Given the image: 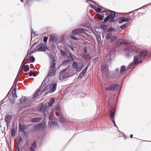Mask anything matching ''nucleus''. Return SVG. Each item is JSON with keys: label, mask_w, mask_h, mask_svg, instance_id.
Listing matches in <instances>:
<instances>
[{"label": "nucleus", "mask_w": 151, "mask_h": 151, "mask_svg": "<svg viewBox=\"0 0 151 151\" xmlns=\"http://www.w3.org/2000/svg\"><path fill=\"white\" fill-rule=\"evenodd\" d=\"M55 102V100L53 98H51L50 101L48 103L49 106L50 107L52 106Z\"/></svg>", "instance_id": "nucleus-25"}, {"label": "nucleus", "mask_w": 151, "mask_h": 151, "mask_svg": "<svg viewBox=\"0 0 151 151\" xmlns=\"http://www.w3.org/2000/svg\"><path fill=\"white\" fill-rule=\"evenodd\" d=\"M46 77L43 81L42 82V83L41 85L40 86V87L38 88V89H39V91L40 92V91L41 89L42 88L43 86H44V85L45 84V83L46 82V80L47 78Z\"/></svg>", "instance_id": "nucleus-26"}, {"label": "nucleus", "mask_w": 151, "mask_h": 151, "mask_svg": "<svg viewBox=\"0 0 151 151\" xmlns=\"http://www.w3.org/2000/svg\"><path fill=\"white\" fill-rule=\"evenodd\" d=\"M111 74L112 78H115L120 77L121 74L120 72H115L113 70L111 72Z\"/></svg>", "instance_id": "nucleus-12"}, {"label": "nucleus", "mask_w": 151, "mask_h": 151, "mask_svg": "<svg viewBox=\"0 0 151 151\" xmlns=\"http://www.w3.org/2000/svg\"><path fill=\"white\" fill-rule=\"evenodd\" d=\"M106 11H104L99 14L97 19L99 20H103L104 18V16H106L103 22L101 23L106 24L109 21L110 23L113 22L115 21L114 18L116 16V12L108 9H106Z\"/></svg>", "instance_id": "nucleus-1"}, {"label": "nucleus", "mask_w": 151, "mask_h": 151, "mask_svg": "<svg viewBox=\"0 0 151 151\" xmlns=\"http://www.w3.org/2000/svg\"><path fill=\"white\" fill-rule=\"evenodd\" d=\"M27 126L26 125H23L22 124L19 123V130L20 132H23L27 129Z\"/></svg>", "instance_id": "nucleus-14"}, {"label": "nucleus", "mask_w": 151, "mask_h": 151, "mask_svg": "<svg viewBox=\"0 0 151 151\" xmlns=\"http://www.w3.org/2000/svg\"><path fill=\"white\" fill-rule=\"evenodd\" d=\"M88 30L82 28L75 29L72 31V33L75 35H79L81 34L88 32Z\"/></svg>", "instance_id": "nucleus-2"}, {"label": "nucleus", "mask_w": 151, "mask_h": 151, "mask_svg": "<svg viewBox=\"0 0 151 151\" xmlns=\"http://www.w3.org/2000/svg\"><path fill=\"white\" fill-rule=\"evenodd\" d=\"M126 24H124L121 26L120 27V28H121V29H124V28H126Z\"/></svg>", "instance_id": "nucleus-55"}, {"label": "nucleus", "mask_w": 151, "mask_h": 151, "mask_svg": "<svg viewBox=\"0 0 151 151\" xmlns=\"http://www.w3.org/2000/svg\"><path fill=\"white\" fill-rule=\"evenodd\" d=\"M83 50L84 52L86 54L87 52V47L86 46H85L83 48Z\"/></svg>", "instance_id": "nucleus-52"}, {"label": "nucleus", "mask_w": 151, "mask_h": 151, "mask_svg": "<svg viewBox=\"0 0 151 151\" xmlns=\"http://www.w3.org/2000/svg\"><path fill=\"white\" fill-rule=\"evenodd\" d=\"M26 60V59H24L23 60V61H22V65H23V66H22V67H24V65H25V61Z\"/></svg>", "instance_id": "nucleus-58"}, {"label": "nucleus", "mask_w": 151, "mask_h": 151, "mask_svg": "<svg viewBox=\"0 0 151 151\" xmlns=\"http://www.w3.org/2000/svg\"><path fill=\"white\" fill-rule=\"evenodd\" d=\"M146 6H147V5H144V6H142V7L137 9L136 10H138L139 9H145Z\"/></svg>", "instance_id": "nucleus-63"}, {"label": "nucleus", "mask_w": 151, "mask_h": 151, "mask_svg": "<svg viewBox=\"0 0 151 151\" xmlns=\"http://www.w3.org/2000/svg\"><path fill=\"white\" fill-rule=\"evenodd\" d=\"M115 31V29L114 28L110 27L107 29L106 32L108 33H110Z\"/></svg>", "instance_id": "nucleus-33"}, {"label": "nucleus", "mask_w": 151, "mask_h": 151, "mask_svg": "<svg viewBox=\"0 0 151 151\" xmlns=\"http://www.w3.org/2000/svg\"><path fill=\"white\" fill-rule=\"evenodd\" d=\"M70 60H65L64 61L62 64V65H65L68 64V63H70Z\"/></svg>", "instance_id": "nucleus-36"}, {"label": "nucleus", "mask_w": 151, "mask_h": 151, "mask_svg": "<svg viewBox=\"0 0 151 151\" xmlns=\"http://www.w3.org/2000/svg\"><path fill=\"white\" fill-rule=\"evenodd\" d=\"M22 136L24 138H26L28 137V132L27 131H24L23 132H22Z\"/></svg>", "instance_id": "nucleus-32"}, {"label": "nucleus", "mask_w": 151, "mask_h": 151, "mask_svg": "<svg viewBox=\"0 0 151 151\" xmlns=\"http://www.w3.org/2000/svg\"><path fill=\"white\" fill-rule=\"evenodd\" d=\"M117 38V36L115 35H113L110 33H107L106 36V39L108 40H110V43H113Z\"/></svg>", "instance_id": "nucleus-5"}, {"label": "nucleus", "mask_w": 151, "mask_h": 151, "mask_svg": "<svg viewBox=\"0 0 151 151\" xmlns=\"http://www.w3.org/2000/svg\"><path fill=\"white\" fill-rule=\"evenodd\" d=\"M107 68V66L106 65H104L102 66L101 67V69L102 71H104V70L106 69Z\"/></svg>", "instance_id": "nucleus-44"}, {"label": "nucleus", "mask_w": 151, "mask_h": 151, "mask_svg": "<svg viewBox=\"0 0 151 151\" xmlns=\"http://www.w3.org/2000/svg\"><path fill=\"white\" fill-rule=\"evenodd\" d=\"M69 67H68L67 68H65L64 69L62 70L60 72V76L59 77V78H60V77L61 76L63 75V74L64 73L68 68Z\"/></svg>", "instance_id": "nucleus-34"}, {"label": "nucleus", "mask_w": 151, "mask_h": 151, "mask_svg": "<svg viewBox=\"0 0 151 151\" xmlns=\"http://www.w3.org/2000/svg\"><path fill=\"white\" fill-rule=\"evenodd\" d=\"M83 65L81 63H79V65L77 62L73 61L72 65V68L76 69L78 72L80 71L82 69Z\"/></svg>", "instance_id": "nucleus-7"}, {"label": "nucleus", "mask_w": 151, "mask_h": 151, "mask_svg": "<svg viewBox=\"0 0 151 151\" xmlns=\"http://www.w3.org/2000/svg\"><path fill=\"white\" fill-rule=\"evenodd\" d=\"M20 75V73L18 72V74H17V75L16 78L14 80V82L13 85L12 86L14 87H16L17 86V83L18 81V78L19 76Z\"/></svg>", "instance_id": "nucleus-21"}, {"label": "nucleus", "mask_w": 151, "mask_h": 151, "mask_svg": "<svg viewBox=\"0 0 151 151\" xmlns=\"http://www.w3.org/2000/svg\"><path fill=\"white\" fill-rule=\"evenodd\" d=\"M73 56H74V55H73L70 53L68 57V60H70V61H74V58H73Z\"/></svg>", "instance_id": "nucleus-31"}, {"label": "nucleus", "mask_w": 151, "mask_h": 151, "mask_svg": "<svg viewBox=\"0 0 151 151\" xmlns=\"http://www.w3.org/2000/svg\"><path fill=\"white\" fill-rule=\"evenodd\" d=\"M123 20L124 21V22H129L130 20V19H129V18H125V17H123L122 18Z\"/></svg>", "instance_id": "nucleus-45"}, {"label": "nucleus", "mask_w": 151, "mask_h": 151, "mask_svg": "<svg viewBox=\"0 0 151 151\" xmlns=\"http://www.w3.org/2000/svg\"><path fill=\"white\" fill-rule=\"evenodd\" d=\"M71 37L72 39H73L74 40H78V39L76 36H74L71 35Z\"/></svg>", "instance_id": "nucleus-50"}, {"label": "nucleus", "mask_w": 151, "mask_h": 151, "mask_svg": "<svg viewBox=\"0 0 151 151\" xmlns=\"http://www.w3.org/2000/svg\"><path fill=\"white\" fill-rule=\"evenodd\" d=\"M50 47L51 48H52V50H54L55 49V47L54 45H50Z\"/></svg>", "instance_id": "nucleus-54"}, {"label": "nucleus", "mask_w": 151, "mask_h": 151, "mask_svg": "<svg viewBox=\"0 0 151 151\" xmlns=\"http://www.w3.org/2000/svg\"><path fill=\"white\" fill-rule=\"evenodd\" d=\"M118 41H116V43L118 44L119 45H125L127 44H129L131 43L130 42H126L124 41H123L122 42H120L119 44L118 43Z\"/></svg>", "instance_id": "nucleus-28"}, {"label": "nucleus", "mask_w": 151, "mask_h": 151, "mask_svg": "<svg viewBox=\"0 0 151 151\" xmlns=\"http://www.w3.org/2000/svg\"><path fill=\"white\" fill-rule=\"evenodd\" d=\"M56 64V63H55L54 62H52L50 64V69L49 70L48 74L47 77L48 76L50 77L54 75L55 73H53V72L55 69Z\"/></svg>", "instance_id": "nucleus-3"}, {"label": "nucleus", "mask_w": 151, "mask_h": 151, "mask_svg": "<svg viewBox=\"0 0 151 151\" xmlns=\"http://www.w3.org/2000/svg\"><path fill=\"white\" fill-rule=\"evenodd\" d=\"M105 24H101L100 27L104 31L106 32L107 30L108 25Z\"/></svg>", "instance_id": "nucleus-18"}, {"label": "nucleus", "mask_w": 151, "mask_h": 151, "mask_svg": "<svg viewBox=\"0 0 151 151\" xmlns=\"http://www.w3.org/2000/svg\"><path fill=\"white\" fill-rule=\"evenodd\" d=\"M22 138L21 137H20L19 138V140L18 141V142L17 143V144H19L20 143V142L21 141H22Z\"/></svg>", "instance_id": "nucleus-56"}, {"label": "nucleus", "mask_w": 151, "mask_h": 151, "mask_svg": "<svg viewBox=\"0 0 151 151\" xmlns=\"http://www.w3.org/2000/svg\"><path fill=\"white\" fill-rule=\"evenodd\" d=\"M128 18H129V19H130V20H131L132 19L133 17V15H128Z\"/></svg>", "instance_id": "nucleus-57"}, {"label": "nucleus", "mask_w": 151, "mask_h": 151, "mask_svg": "<svg viewBox=\"0 0 151 151\" xmlns=\"http://www.w3.org/2000/svg\"><path fill=\"white\" fill-rule=\"evenodd\" d=\"M55 109L58 111H60L61 110V108L60 106H57L55 107Z\"/></svg>", "instance_id": "nucleus-59"}, {"label": "nucleus", "mask_w": 151, "mask_h": 151, "mask_svg": "<svg viewBox=\"0 0 151 151\" xmlns=\"http://www.w3.org/2000/svg\"><path fill=\"white\" fill-rule=\"evenodd\" d=\"M57 38L55 37V35L51 34L50 36L49 41L50 42H55V41L56 42Z\"/></svg>", "instance_id": "nucleus-16"}, {"label": "nucleus", "mask_w": 151, "mask_h": 151, "mask_svg": "<svg viewBox=\"0 0 151 151\" xmlns=\"http://www.w3.org/2000/svg\"><path fill=\"white\" fill-rule=\"evenodd\" d=\"M84 74H83V73H82L81 72L80 73L79 75V76H78V79H81L84 76Z\"/></svg>", "instance_id": "nucleus-42"}, {"label": "nucleus", "mask_w": 151, "mask_h": 151, "mask_svg": "<svg viewBox=\"0 0 151 151\" xmlns=\"http://www.w3.org/2000/svg\"><path fill=\"white\" fill-rule=\"evenodd\" d=\"M116 111L115 107H111L110 110L109 116L111 119H114Z\"/></svg>", "instance_id": "nucleus-8"}, {"label": "nucleus", "mask_w": 151, "mask_h": 151, "mask_svg": "<svg viewBox=\"0 0 151 151\" xmlns=\"http://www.w3.org/2000/svg\"><path fill=\"white\" fill-rule=\"evenodd\" d=\"M119 86L118 83H115L109 85L108 87L105 88V90L106 91H115L118 89Z\"/></svg>", "instance_id": "nucleus-4"}, {"label": "nucleus", "mask_w": 151, "mask_h": 151, "mask_svg": "<svg viewBox=\"0 0 151 151\" xmlns=\"http://www.w3.org/2000/svg\"><path fill=\"white\" fill-rule=\"evenodd\" d=\"M58 126V124L56 122L54 121H51L49 127L51 129L53 128L54 126Z\"/></svg>", "instance_id": "nucleus-19"}, {"label": "nucleus", "mask_w": 151, "mask_h": 151, "mask_svg": "<svg viewBox=\"0 0 151 151\" xmlns=\"http://www.w3.org/2000/svg\"><path fill=\"white\" fill-rule=\"evenodd\" d=\"M99 7H96V9H95V10L98 13H99L102 10V9L101 8L104 9H105V8H104V7H103L102 6H100Z\"/></svg>", "instance_id": "nucleus-27"}, {"label": "nucleus", "mask_w": 151, "mask_h": 151, "mask_svg": "<svg viewBox=\"0 0 151 151\" xmlns=\"http://www.w3.org/2000/svg\"><path fill=\"white\" fill-rule=\"evenodd\" d=\"M139 56L136 55L134 57L133 61H132L130 64V66L132 67L134 65H136L138 64V59Z\"/></svg>", "instance_id": "nucleus-11"}, {"label": "nucleus", "mask_w": 151, "mask_h": 151, "mask_svg": "<svg viewBox=\"0 0 151 151\" xmlns=\"http://www.w3.org/2000/svg\"><path fill=\"white\" fill-rule=\"evenodd\" d=\"M15 128H12L11 130V136L12 137H14L16 134V131H17V127L16 128L14 126Z\"/></svg>", "instance_id": "nucleus-20"}, {"label": "nucleus", "mask_w": 151, "mask_h": 151, "mask_svg": "<svg viewBox=\"0 0 151 151\" xmlns=\"http://www.w3.org/2000/svg\"><path fill=\"white\" fill-rule=\"evenodd\" d=\"M111 119L112 120V122H113V123L114 124V126L115 127H116L118 129V127L116 125V124L115 122V121L114 119Z\"/></svg>", "instance_id": "nucleus-49"}, {"label": "nucleus", "mask_w": 151, "mask_h": 151, "mask_svg": "<svg viewBox=\"0 0 151 151\" xmlns=\"http://www.w3.org/2000/svg\"><path fill=\"white\" fill-rule=\"evenodd\" d=\"M23 70L25 72H27L29 70V66L28 65H24V67H22L21 70Z\"/></svg>", "instance_id": "nucleus-22"}, {"label": "nucleus", "mask_w": 151, "mask_h": 151, "mask_svg": "<svg viewBox=\"0 0 151 151\" xmlns=\"http://www.w3.org/2000/svg\"><path fill=\"white\" fill-rule=\"evenodd\" d=\"M12 116L7 114L5 116V120L6 122L7 128H8V125L10 123L11 120L12 119Z\"/></svg>", "instance_id": "nucleus-10"}, {"label": "nucleus", "mask_w": 151, "mask_h": 151, "mask_svg": "<svg viewBox=\"0 0 151 151\" xmlns=\"http://www.w3.org/2000/svg\"><path fill=\"white\" fill-rule=\"evenodd\" d=\"M41 105L40 107V111L42 113L45 112L46 110L47 109V106L45 104H43V103H41Z\"/></svg>", "instance_id": "nucleus-13"}, {"label": "nucleus", "mask_w": 151, "mask_h": 151, "mask_svg": "<svg viewBox=\"0 0 151 151\" xmlns=\"http://www.w3.org/2000/svg\"><path fill=\"white\" fill-rule=\"evenodd\" d=\"M29 97L22 96L20 99V103L21 104L24 105L27 104L29 101Z\"/></svg>", "instance_id": "nucleus-9"}, {"label": "nucleus", "mask_w": 151, "mask_h": 151, "mask_svg": "<svg viewBox=\"0 0 151 151\" xmlns=\"http://www.w3.org/2000/svg\"><path fill=\"white\" fill-rule=\"evenodd\" d=\"M49 57L50 59L52 60V62H54L55 61V59L54 56L52 54H49Z\"/></svg>", "instance_id": "nucleus-38"}, {"label": "nucleus", "mask_w": 151, "mask_h": 151, "mask_svg": "<svg viewBox=\"0 0 151 151\" xmlns=\"http://www.w3.org/2000/svg\"><path fill=\"white\" fill-rule=\"evenodd\" d=\"M90 6L91 8L94 9L95 10L96 7V6H94L93 4H90Z\"/></svg>", "instance_id": "nucleus-53"}, {"label": "nucleus", "mask_w": 151, "mask_h": 151, "mask_svg": "<svg viewBox=\"0 0 151 151\" xmlns=\"http://www.w3.org/2000/svg\"><path fill=\"white\" fill-rule=\"evenodd\" d=\"M52 113L49 115V123L50 121L52 119L51 118H52Z\"/></svg>", "instance_id": "nucleus-48"}, {"label": "nucleus", "mask_w": 151, "mask_h": 151, "mask_svg": "<svg viewBox=\"0 0 151 151\" xmlns=\"http://www.w3.org/2000/svg\"><path fill=\"white\" fill-rule=\"evenodd\" d=\"M57 86V83L56 81H54L51 83L50 86V89H51L50 91L47 92L44 94V95H47L48 93L54 92L56 89Z\"/></svg>", "instance_id": "nucleus-6"}, {"label": "nucleus", "mask_w": 151, "mask_h": 151, "mask_svg": "<svg viewBox=\"0 0 151 151\" xmlns=\"http://www.w3.org/2000/svg\"><path fill=\"white\" fill-rule=\"evenodd\" d=\"M29 61L31 63H34L35 61V58L32 55H31L29 57Z\"/></svg>", "instance_id": "nucleus-37"}, {"label": "nucleus", "mask_w": 151, "mask_h": 151, "mask_svg": "<svg viewBox=\"0 0 151 151\" xmlns=\"http://www.w3.org/2000/svg\"><path fill=\"white\" fill-rule=\"evenodd\" d=\"M15 101V99H14L13 98V99H12L10 101L11 102V104H14Z\"/></svg>", "instance_id": "nucleus-62"}, {"label": "nucleus", "mask_w": 151, "mask_h": 151, "mask_svg": "<svg viewBox=\"0 0 151 151\" xmlns=\"http://www.w3.org/2000/svg\"><path fill=\"white\" fill-rule=\"evenodd\" d=\"M126 67L124 65H122L120 68V72L121 74H122L124 72L126 71Z\"/></svg>", "instance_id": "nucleus-24"}, {"label": "nucleus", "mask_w": 151, "mask_h": 151, "mask_svg": "<svg viewBox=\"0 0 151 151\" xmlns=\"http://www.w3.org/2000/svg\"><path fill=\"white\" fill-rule=\"evenodd\" d=\"M96 38L98 42H100L101 40V37L99 34H97L96 36Z\"/></svg>", "instance_id": "nucleus-39"}, {"label": "nucleus", "mask_w": 151, "mask_h": 151, "mask_svg": "<svg viewBox=\"0 0 151 151\" xmlns=\"http://www.w3.org/2000/svg\"><path fill=\"white\" fill-rule=\"evenodd\" d=\"M32 145L35 148H36L37 147V144L36 141H35L32 144Z\"/></svg>", "instance_id": "nucleus-43"}, {"label": "nucleus", "mask_w": 151, "mask_h": 151, "mask_svg": "<svg viewBox=\"0 0 151 151\" xmlns=\"http://www.w3.org/2000/svg\"><path fill=\"white\" fill-rule=\"evenodd\" d=\"M90 64V62H89V63L88 65L83 69L85 70V71H87L88 68V65Z\"/></svg>", "instance_id": "nucleus-61"}, {"label": "nucleus", "mask_w": 151, "mask_h": 151, "mask_svg": "<svg viewBox=\"0 0 151 151\" xmlns=\"http://www.w3.org/2000/svg\"><path fill=\"white\" fill-rule=\"evenodd\" d=\"M123 22H124V21H123V20L122 18L120 19L118 21V23L119 24L122 23H123Z\"/></svg>", "instance_id": "nucleus-51"}, {"label": "nucleus", "mask_w": 151, "mask_h": 151, "mask_svg": "<svg viewBox=\"0 0 151 151\" xmlns=\"http://www.w3.org/2000/svg\"><path fill=\"white\" fill-rule=\"evenodd\" d=\"M48 39V37H47L45 36L43 38V41L44 42H47Z\"/></svg>", "instance_id": "nucleus-46"}, {"label": "nucleus", "mask_w": 151, "mask_h": 151, "mask_svg": "<svg viewBox=\"0 0 151 151\" xmlns=\"http://www.w3.org/2000/svg\"><path fill=\"white\" fill-rule=\"evenodd\" d=\"M69 47L73 51H74V47L72 45H69Z\"/></svg>", "instance_id": "nucleus-60"}, {"label": "nucleus", "mask_w": 151, "mask_h": 151, "mask_svg": "<svg viewBox=\"0 0 151 151\" xmlns=\"http://www.w3.org/2000/svg\"><path fill=\"white\" fill-rule=\"evenodd\" d=\"M48 49V48L47 46H46L45 45H43L39 47L38 48L37 50L39 52H42L45 51L47 50Z\"/></svg>", "instance_id": "nucleus-15"}, {"label": "nucleus", "mask_w": 151, "mask_h": 151, "mask_svg": "<svg viewBox=\"0 0 151 151\" xmlns=\"http://www.w3.org/2000/svg\"><path fill=\"white\" fill-rule=\"evenodd\" d=\"M147 54V52L145 50H143L141 53V54L139 55V57H144L146 56Z\"/></svg>", "instance_id": "nucleus-23"}, {"label": "nucleus", "mask_w": 151, "mask_h": 151, "mask_svg": "<svg viewBox=\"0 0 151 151\" xmlns=\"http://www.w3.org/2000/svg\"><path fill=\"white\" fill-rule=\"evenodd\" d=\"M29 76H33L35 77L36 76L35 75V73L33 70H30L29 73Z\"/></svg>", "instance_id": "nucleus-35"}, {"label": "nucleus", "mask_w": 151, "mask_h": 151, "mask_svg": "<svg viewBox=\"0 0 151 151\" xmlns=\"http://www.w3.org/2000/svg\"><path fill=\"white\" fill-rule=\"evenodd\" d=\"M30 151H35V149L32 147H30Z\"/></svg>", "instance_id": "nucleus-64"}, {"label": "nucleus", "mask_w": 151, "mask_h": 151, "mask_svg": "<svg viewBox=\"0 0 151 151\" xmlns=\"http://www.w3.org/2000/svg\"><path fill=\"white\" fill-rule=\"evenodd\" d=\"M47 90V87H46V86H45L44 88L40 92L41 93V94H42L43 92Z\"/></svg>", "instance_id": "nucleus-47"}, {"label": "nucleus", "mask_w": 151, "mask_h": 151, "mask_svg": "<svg viewBox=\"0 0 151 151\" xmlns=\"http://www.w3.org/2000/svg\"><path fill=\"white\" fill-rule=\"evenodd\" d=\"M61 55L63 56H67V55L66 52L62 50L60 51Z\"/></svg>", "instance_id": "nucleus-40"}, {"label": "nucleus", "mask_w": 151, "mask_h": 151, "mask_svg": "<svg viewBox=\"0 0 151 151\" xmlns=\"http://www.w3.org/2000/svg\"><path fill=\"white\" fill-rule=\"evenodd\" d=\"M14 89L12 91V95L13 96L14 98H17V94H16V87H14Z\"/></svg>", "instance_id": "nucleus-29"}, {"label": "nucleus", "mask_w": 151, "mask_h": 151, "mask_svg": "<svg viewBox=\"0 0 151 151\" xmlns=\"http://www.w3.org/2000/svg\"><path fill=\"white\" fill-rule=\"evenodd\" d=\"M32 122L36 123L39 122L40 120V119L39 118H34L31 119L30 120Z\"/></svg>", "instance_id": "nucleus-30"}, {"label": "nucleus", "mask_w": 151, "mask_h": 151, "mask_svg": "<svg viewBox=\"0 0 151 151\" xmlns=\"http://www.w3.org/2000/svg\"><path fill=\"white\" fill-rule=\"evenodd\" d=\"M40 93V92L39 91V89H37L33 94V98L35 99L38 97L40 95H42L41 93H40V94H39Z\"/></svg>", "instance_id": "nucleus-17"}, {"label": "nucleus", "mask_w": 151, "mask_h": 151, "mask_svg": "<svg viewBox=\"0 0 151 151\" xmlns=\"http://www.w3.org/2000/svg\"><path fill=\"white\" fill-rule=\"evenodd\" d=\"M59 119L60 121L63 122H64L65 120V118L62 116H59Z\"/></svg>", "instance_id": "nucleus-41"}]
</instances>
